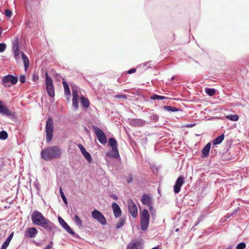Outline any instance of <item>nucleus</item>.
Instances as JSON below:
<instances>
[{"mask_svg":"<svg viewBox=\"0 0 249 249\" xmlns=\"http://www.w3.org/2000/svg\"><path fill=\"white\" fill-rule=\"evenodd\" d=\"M92 129L94 131L95 134L96 135L99 142L105 144L107 142V137L104 133V132L98 127L97 126L93 125Z\"/></svg>","mask_w":249,"mask_h":249,"instance_id":"423d86ee","label":"nucleus"},{"mask_svg":"<svg viewBox=\"0 0 249 249\" xmlns=\"http://www.w3.org/2000/svg\"><path fill=\"white\" fill-rule=\"evenodd\" d=\"M185 177L179 176L177 179L174 186V192L175 194H178L180 191V188L185 182Z\"/></svg>","mask_w":249,"mask_h":249,"instance_id":"9d476101","label":"nucleus"},{"mask_svg":"<svg viewBox=\"0 0 249 249\" xmlns=\"http://www.w3.org/2000/svg\"><path fill=\"white\" fill-rule=\"evenodd\" d=\"M58 220L60 224L63 226V227L67 231L72 234L73 235L74 234L73 231L71 230V229L70 228V227L67 224V223L60 217H58Z\"/></svg>","mask_w":249,"mask_h":249,"instance_id":"ddd939ff","label":"nucleus"},{"mask_svg":"<svg viewBox=\"0 0 249 249\" xmlns=\"http://www.w3.org/2000/svg\"><path fill=\"white\" fill-rule=\"evenodd\" d=\"M61 155V149L58 146L46 147L43 149L41 152V158L46 160L59 159Z\"/></svg>","mask_w":249,"mask_h":249,"instance_id":"f03ea898","label":"nucleus"},{"mask_svg":"<svg viewBox=\"0 0 249 249\" xmlns=\"http://www.w3.org/2000/svg\"><path fill=\"white\" fill-rule=\"evenodd\" d=\"M116 98H122L124 99H126L127 96L125 94H117L114 96Z\"/></svg>","mask_w":249,"mask_h":249,"instance_id":"58836bf2","label":"nucleus"},{"mask_svg":"<svg viewBox=\"0 0 249 249\" xmlns=\"http://www.w3.org/2000/svg\"><path fill=\"white\" fill-rule=\"evenodd\" d=\"M132 180H133V177H132V175L131 174H130L129 176L128 177V178L127 179V180H126L127 182L128 183H130L132 182Z\"/></svg>","mask_w":249,"mask_h":249,"instance_id":"a18cd8bd","label":"nucleus"},{"mask_svg":"<svg viewBox=\"0 0 249 249\" xmlns=\"http://www.w3.org/2000/svg\"><path fill=\"white\" fill-rule=\"evenodd\" d=\"M14 233L12 232L7 238L4 243L2 244L1 248L0 249H6V248L8 247L11 240L12 239Z\"/></svg>","mask_w":249,"mask_h":249,"instance_id":"4be33fe9","label":"nucleus"},{"mask_svg":"<svg viewBox=\"0 0 249 249\" xmlns=\"http://www.w3.org/2000/svg\"><path fill=\"white\" fill-rule=\"evenodd\" d=\"M226 118L230 120L237 121L239 119V117L237 115H229L226 116Z\"/></svg>","mask_w":249,"mask_h":249,"instance_id":"cd10ccee","label":"nucleus"},{"mask_svg":"<svg viewBox=\"0 0 249 249\" xmlns=\"http://www.w3.org/2000/svg\"><path fill=\"white\" fill-rule=\"evenodd\" d=\"M108 144L111 147L113 152V153L109 154V156L111 158H118L119 153L117 148V141L114 138H111L108 140Z\"/></svg>","mask_w":249,"mask_h":249,"instance_id":"0eeeda50","label":"nucleus"},{"mask_svg":"<svg viewBox=\"0 0 249 249\" xmlns=\"http://www.w3.org/2000/svg\"><path fill=\"white\" fill-rule=\"evenodd\" d=\"M211 143H208L202 150V153L204 155V157H207L209 154L211 149Z\"/></svg>","mask_w":249,"mask_h":249,"instance_id":"aec40b11","label":"nucleus"},{"mask_svg":"<svg viewBox=\"0 0 249 249\" xmlns=\"http://www.w3.org/2000/svg\"><path fill=\"white\" fill-rule=\"evenodd\" d=\"M205 92L208 95L212 96L215 93V90L214 89L206 88L205 89Z\"/></svg>","mask_w":249,"mask_h":249,"instance_id":"bb28decb","label":"nucleus"},{"mask_svg":"<svg viewBox=\"0 0 249 249\" xmlns=\"http://www.w3.org/2000/svg\"><path fill=\"white\" fill-rule=\"evenodd\" d=\"M21 54L23 61L25 70L26 71L29 65V60L27 56L23 52H21Z\"/></svg>","mask_w":249,"mask_h":249,"instance_id":"412c9836","label":"nucleus"},{"mask_svg":"<svg viewBox=\"0 0 249 249\" xmlns=\"http://www.w3.org/2000/svg\"><path fill=\"white\" fill-rule=\"evenodd\" d=\"M130 124L134 126H141L144 124V122L141 119H132Z\"/></svg>","mask_w":249,"mask_h":249,"instance_id":"6ab92c4d","label":"nucleus"},{"mask_svg":"<svg viewBox=\"0 0 249 249\" xmlns=\"http://www.w3.org/2000/svg\"><path fill=\"white\" fill-rule=\"evenodd\" d=\"M79 148L80 149L81 153L84 156L85 159L88 160L89 163H91L92 161V158L90 154L86 151L84 146L81 144H79L78 145Z\"/></svg>","mask_w":249,"mask_h":249,"instance_id":"9b49d317","label":"nucleus"},{"mask_svg":"<svg viewBox=\"0 0 249 249\" xmlns=\"http://www.w3.org/2000/svg\"><path fill=\"white\" fill-rule=\"evenodd\" d=\"M14 55H15V57L16 59H18V56L19 55V53H20L19 50H18V51H14Z\"/></svg>","mask_w":249,"mask_h":249,"instance_id":"79ce46f5","label":"nucleus"},{"mask_svg":"<svg viewBox=\"0 0 249 249\" xmlns=\"http://www.w3.org/2000/svg\"><path fill=\"white\" fill-rule=\"evenodd\" d=\"M142 245L139 241L135 242H132L129 243L126 249H142Z\"/></svg>","mask_w":249,"mask_h":249,"instance_id":"2eb2a0df","label":"nucleus"},{"mask_svg":"<svg viewBox=\"0 0 249 249\" xmlns=\"http://www.w3.org/2000/svg\"><path fill=\"white\" fill-rule=\"evenodd\" d=\"M125 218L124 217H121L118 223L116 224L115 227L116 229H119L121 228L124 224L125 222Z\"/></svg>","mask_w":249,"mask_h":249,"instance_id":"a878e982","label":"nucleus"},{"mask_svg":"<svg viewBox=\"0 0 249 249\" xmlns=\"http://www.w3.org/2000/svg\"><path fill=\"white\" fill-rule=\"evenodd\" d=\"M62 84L63 85V87L64 88V92L65 94L66 95H71V91L70 89H69V85L67 83V82L65 81H63L62 82Z\"/></svg>","mask_w":249,"mask_h":249,"instance_id":"393cba45","label":"nucleus"},{"mask_svg":"<svg viewBox=\"0 0 249 249\" xmlns=\"http://www.w3.org/2000/svg\"><path fill=\"white\" fill-rule=\"evenodd\" d=\"M0 113L3 115H6L7 116H11L12 113L9 110V109L5 106L2 105V103L0 101Z\"/></svg>","mask_w":249,"mask_h":249,"instance_id":"f3484780","label":"nucleus"},{"mask_svg":"<svg viewBox=\"0 0 249 249\" xmlns=\"http://www.w3.org/2000/svg\"><path fill=\"white\" fill-rule=\"evenodd\" d=\"M8 137V134L5 131L0 132V139L2 140H6Z\"/></svg>","mask_w":249,"mask_h":249,"instance_id":"c756f323","label":"nucleus"},{"mask_svg":"<svg viewBox=\"0 0 249 249\" xmlns=\"http://www.w3.org/2000/svg\"><path fill=\"white\" fill-rule=\"evenodd\" d=\"M141 202L144 205H150L152 204V198L147 195L144 194L142 197Z\"/></svg>","mask_w":249,"mask_h":249,"instance_id":"a211bd4d","label":"nucleus"},{"mask_svg":"<svg viewBox=\"0 0 249 249\" xmlns=\"http://www.w3.org/2000/svg\"><path fill=\"white\" fill-rule=\"evenodd\" d=\"M148 206L149 207V210H150V212H151V213L152 214L153 213L155 212V210H154L153 207H152V204H151L150 205H148Z\"/></svg>","mask_w":249,"mask_h":249,"instance_id":"c03bdc74","label":"nucleus"},{"mask_svg":"<svg viewBox=\"0 0 249 249\" xmlns=\"http://www.w3.org/2000/svg\"><path fill=\"white\" fill-rule=\"evenodd\" d=\"M59 191H60V196H61V198L63 199L64 202L65 203V204H68V202H67V198H66V197L64 193L63 192V191H62V189L61 187L60 188Z\"/></svg>","mask_w":249,"mask_h":249,"instance_id":"7c9ffc66","label":"nucleus"},{"mask_svg":"<svg viewBox=\"0 0 249 249\" xmlns=\"http://www.w3.org/2000/svg\"><path fill=\"white\" fill-rule=\"evenodd\" d=\"M18 81V79L17 77L10 74L4 76L2 79L3 83H6L10 82L13 85L16 84Z\"/></svg>","mask_w":249,"mask_h":249,"instance_id":"f8f14e48","label":"nucleus"},{"mask_svg":"<svg viewBox=\"0 0 249 249\" xmlns=\"http://www.w3.org/2000/svg\"><path fill=\"white\" fill-rule=\"evenodd\" d=\"M135 72H136V69H132L129 70L127 71V73L131 74V73H134Z\"/></svg>","mask_w":249,"mask_h":249,"instance_id":"49530a36","label":"nucleus"},{"mask_svg":"<svg viewBox=\"0 0 249 249\" xmlns=\"http://www.w3.org/2000/svg\"><path fill=\"white\" fill-rule=\"evenodd\" d=\"M225 137L224 134H222L213 140V145L220 144L224 140Z\"/></svg>","mask_w":249,"mask_h":249,"instance_id":"5701e85b","label":"nucleus"},{"mask_svg":"<svg viewBox=\"0 0 249 249\" xmlns=\"http://www.w3.org/2000/svg\"><path fill=\"white\" fill-rule=\"evenodd\" d=\"M110 197L114 200H117V199H118L117 196L115 195H110Z\"/></svg>","mask_w":249,"mask_h":249,"instance_id":"de8ad7c7","label":"nucleus"},{"mask_svg":"<svg viewBox=\"0 0 249 249\" xmlns=\"http://www.w3.org/2000/svg\"><path fill=\"white\" fill-rule=\"evenodd\" d=\"M127 205L128 211L132 216L134 218L137 217L138 216V210L136 205L134 201L131 199H129L127 201Z\"/></svg>","mask_w":249,"mask_h":249,"instance_id":"1a4fd4ad","label":"nucleus"},{"mask_svg":"<svg viewBox=\"0 0 249 249\" xmlns=\"http://www.w3.org/2000/svg\"><path fill=\"white\" fill-rule=\"evenodd\" d=\"M72 106L76 109L78 108V99H72Z\"/></svg>","mask_w":249,"mask_h":249,"instance_id":"72a5a7b5","label":"nucleus"},{"mask_svg":"<svg viewBox=\"0 0 249 249\" xmlns=\"http://www.w3.org/2000/svg\"><path fill=\"white\" fill-rule=\"evenodd\" d=\"M141 216V228L142 230L145 231L148 227L150 220V215L148 211L144 209L140 213Z\"/></svg>","mask_w":249,"mask_h":249,"instance_id":"7ed1b4c3","label":"nucleus"},{"mask_svg":"<svg viewBox=\"0 0 249 249\" xmlns=\"http://www.w3.org/2000/svg\"><path fill=\"white\" fill-rule=\"evenodd\" d=\"M195 125L194 124H190L189 125H188V126H190V127H192L193 126H194Z\"/></svg>","mask_w":249,"mask_h":249,"instance_id":"09e8293b","label":"nucleus"},{"mask_svg":"<svg viewBox=\"0 0 249 249\" xmlns=\"http://www.w3.org/2000/svg\"><path fill=\"white\" fill-rule=\"evenodd\" d=\"M53 124L51 118H49L46 121V142H47L52 141L53 136Z\"/></svg>","mask_w":249,"mask_h":249,"instance_id":"20e7f679","label":"nucleus"},{"mask_svg":"<svg viewBox=\"0 0 249 249\" xmlns=\"http://www.w3.org/2000/svg\"><path fill=\"white\" fill-rule=\"evenodd\" d=\"M92 217L102 225L107 224V220L104 215L99 211L94 210L91 212Z\"/></svg>","mask_w":249,"mask_h":249,"instance_id":"6e6552de","label":"nucleus"},{"mask_svg":"<svg viewBox=\"0 0 249 249\" xmlns=\"http://www.w3.org/2000/svg\"><path fill=\"white\" fill-rule=\"evenodd\" d=\"M19 81L21 83H24L25 82V76L22 75L19 77Z\"/></svg>","mask_w":249,"mask_h":249,"instance_id":"37998d69","label":"nucleus"},{"mask_svg":"<svg viewBox=\"0 0 249 249\" xmlns=\"http://www.w3.org/2000/svg\"><path fill=\"white\" fill-rule=\"evenodd\" d=\"M78 93L76 89L72 90V99H78Z\"/></svg>","mask_w":249,"mask_h":249,"instance_id":"c9c22d12","label":"nucleus"},{"mask_svg":"<svg viewBox=\"0 0 249 249\" xmlns=\"http://www.w3.org/2000/svg\"><path fill=\"white\" fill-rule=\"evenodd\" d=\"M151 100H162V99H167V98L165 96H160L155 94L153 96H152L150 98Z\"/></svg>","mask_w":249,"mask_h":249,"instance_id":"c85d7f7f","label":"nucleus"},{"mask_svg":"<svg viewBox=\"0 0 249 249\" xmlns=\"http://www.w3.org/2000/svg\"><path fill=\"white\" fill-rule=\"evenodd\" d=\"M74 221L76 223V224L79 226H81L82 225V221L81 220L80 218L77 215L74 216Z\"/></svg>","mask_w":249,"mask_h":249,"instance_id":"2f4dec72","label":"nucleus"},{"mask_svg":"<svg viewBox=\"0 0 249 249\" xmlns=\"http://www.w3.org/2000/svg\"><path fill=\"white\" fill-rule=\"evenodd\" d=\"M38 233V231L34 227H31L30 228H28L26 232H25V235L26 236H28L30 238H33L35 237L37 233Z\"/></svg>","mask_w":249,"mask_h":249,"instance_id":"4468645a","label":"nucleus"},{"mask_svg":"<svg viewBox=\"0 0 249 249\" xmlns=\"http://www.w3.org/2000/svg\"><path fill=\"white\" fill-rule=\"evenodd\" d=\"M5 15L6 17L10 18L12 15V12L10 10L6 9L5 11Z\"/></svg>","mask_w":249,"mask_h":249,"instance_id":"4c0bfd02","label":"nucleus"},{"mask_svg":"<svg viewBox=\"0 0 249 249\" xmlns=\"http://www.w3.org/2000/svg\"><path fill=\"white\" fill-rule=\"evenodd\" d=\"M246 244L244 243H239L236 247V249H244L246 248Z\"/></svg>","mask_w":249,"mask_h":249,"instance_id":"e433bc0d","label":"nucleus"},{"mask_svg":"<svg viewBox=\"0 0 249 249\" xmlns=\"http://www.w3.org/2000/svg\"><path fill=\"white\" fill-rule=\"evenodd\" d=\"M81 102L83 106L86 108H88L89 106V102L88 99L86 98L84 96L81 97Z\"/></svg>","mask_w":249,"mask_h":249,"instance_id":"b1692460","label":"nucleus"},{"mask_svg":"<svg viewBox=\"0 0 249 249\" xmlns=\"http://www.w3.org/2000/svg\"><path fill=\"white\" fill-rule=\"evenodd\" d=\"M6 46L4 43H0V52H3L5 51Z\"/></svg>","mask_w":249,"mask_h":249,"instance_id":"ea45409f","label":"nucleus"},{"mask_svg":"<svg viewBox=\"0 0 249 249\" xmlns=\"http://www.w3.org/2000/svg\"><path fill=\"white\" fill-rule=\"evenodd\" d=\"M178 231V229H177L176 230V231Z\"/></svg>","mask_w":249,"mask_h":249,"instance_id":"8fccbe9b","label":"nucleus"},{"mask_svg":"<svg viewBox=\"0 0 249 249\" xmlns=\"http://www.w3.org/2000/svg\"><path fill=\"white\" fill-rule=\"evenodd\" d=\"M19 50V44L18 41V39H17L15 41V42L14 43L13 46V51H18Z\"/></svg>","mask_w":249,"mask_h":249,"instance_id":"473e14b6","label":"nucleus"},{"mask_svg":"<svg viewBox=\"0 0 249 249\" xmlns=\"http://www.w3.org/2000/svg\"><path fill=\"white\" fill-rule=\"evenodd\" d=\"M164 108L168 110V111H176L177 109L175 107H171V106H165L164 107Z\"/></svg>","mask_w":249,"mask_h":249,"instance_id":"f704fd0d","label":"nucleus"},{"mask_svg":"<svg viewBox=\"0 0 249 249\" xmlns=\"http://www.w3.org/2000/svg\"><path fill=\"white\" fill-rule=\"evenodd\" d=\"M46 89L49 95L52 97L54 96V89L53 83L52 78L49 76L48 73L45 74Z\"/></svg>","mask_w":249,"mask_h":249,"instance_id":"39448f33","label":"nucleus"},{"mask_svg":"<svg viewBox=\"0 0 249 249\" xmlns=\"http://www.w3.org/2000/svg\"><path fill=\"white\" fill-rule=\"evenodd\" d=\"M32 79L34 81L36 82L38 80V75L34 72L33 74Z\"/></svg>","mask_w":249,"mask_h":249,"instance_id":"a19ab883","label":"nucleus"},{"mask_svg":"<svg viewBox=\"0 0 249 249\" xmlns=\"http://www.w3.org/2000/svg\"><path fill=\"white\" fill-rule=\"evenodd\" d=\"M31 219L35 225L40 226L48 231H52L53 228V224L38 211H35L32 213Z\"/></svg>","mask_w":249,"mask_h":249,"instance_id":"f257e3e1","label":"nucleus"},{"mask_svg":"<svg viewBox=\"0 0 249 249\" xmlns=\"http://www.w3.org/2000/svg\"><path fill=\"white\" fill-rule=\"evenodd\" d=\"M112 208L114 216L116 217L120 216L122 213V212L119 205L116 203L113 202L112 204Z\"/></svg>","mask_w":249,"mask_h":249,"instance_id":"dca6fc26","label":"nucleus"}]
</instances>
